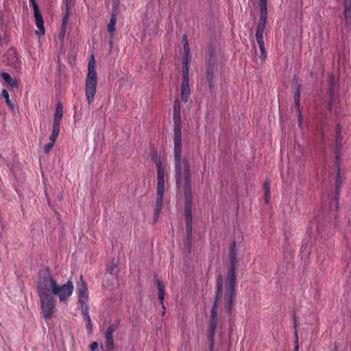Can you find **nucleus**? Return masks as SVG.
Returning <instances> with one entry per match:
<instances>
[{
    "label": "nucleus",
    "instance_id": "28",
    "mask_svg": "<svg viewBox=\"0 0 351 351\" xmlns=\"http://www.w3.org/2000/svg\"><path fill=\"white\" fill-rule=\"evenodd\" d=\"M300 88H298L296 91L294 93L293 99H294V103L295 108H297L298 110L300 108Z\"/></svg>",
    "mask_w": 351,
    "mask_h": 351
},
{
    "label": "nucleus",
    "instance_id": "5",
    "mask_svg": "<svg viewBox=\"0 0 351 351\" xmlns=\"http://www.w3.org/2000/svg\"><path fill=\"white\" fill-rule=\"evenodd\" d=\"M217 291L216 293L215 302L213 306L211 309V315H210V322L208 326V339L210 341V351L213 350L214 348V337L215 333V330L218 322V317H217V308L219 305L223 304L225 305V293L223 291V285L222 283V277L219 276L217 278ZM225 309L226 306H224ZM228 313V311H226Z\"/></svg>",
    "mask_w": 351,
    "mask_h": 351
},
{
    "label": "nucleus",
    "instance_id": "3",
    "mask_svg": "<svg viewBox=\"0 0 351 351\" xmlns=\"http://www.w3.org/2000/svg\"><path fill=\"white\" fill-rule=\"evenodd\" d=\"M173 123L174 169L190 168L189 160L182 157L180 102L178 99L173 104Z\"/></svg>",
    "mask_w": 351,
    "mask_h": 351
},
{
    "label": "nucleus",
    "instance_id": "4",
    "mask_svg": "<svg viewBox=\"0 0 351 351\" xmlns=\"http://www.w3.org/2000/svg\"><path fill=\"white\" fill-rule=\"evenodd\" d=\"M230 258V267L228 269L225 280H222L223 291L225 293V306L228 312L232 310V304L234 295V288L236 284V268L237 264V247L235 241H232L230 245L228 253Z\"/></svg>",
    "mask_w": 351,
    "mask_h": 351
},
{
    "label": "nucleus",
    "instance_id": "17",
    "mask_svg": "<svg viewBox=\"0 0 351 351\" xmlns=\"http://www.w3.org/2000/svg\"><path fill=\"white\" fill-rule=\"evenodd\" d=\"M82 308V314L84 317V320L86 322V326L89 332L93 330V326L91 323V319L88 313V306H84Z\"/></svg>",
    "mask_w": 351,
    "mask_h": 351
},
{
    "label": "nucleus",
    "instance_id": "14",
    "mask_svg": "<svg viewBox=\"0 0 351 351\" xmlns=\"http://www.w3.org/2000/svg\"><path fill=\"white\" fill-rule=\"evenodd\" d=\"M165 192H156V202L154 208V221H156L162 210L163 204V195Z\"/></svg>",
    "mask_w": 351,
    "mask_h": 351
},
{
    "label": "nucleus",
    "instance_id": "29",
    "mask_svg": "<svg viewBox=\"0 0 351 351\" xmlns=\"http://www.w3.org/2000/svg\"><path fill=\"white\" fill-rule=\"evenodd\" d=\"M60 122L61 121H53L52 130L51 132V134H54L58 136V134L60 133Z\"/></svg>",
    "mask_w": 351,
    "mask_h": 351
},
{
    "label": "nucleus",
    "instance_id": "39",
    "mask_svg": "<svg viewBox=\"0 0 351 351\" xmlns=\"http://www.w3.org/2000/svg\"><path fill=\"white\" fill-rule=\"evenodd\" d=\"M298 122L300 124H301V123H302V114H301L300 112H299V115H298Z\"/></svg>",
    "mask_w": 351,
    "mask_h": 351
},
{
    "label": "nucleus",
    "instance_id": "12",
    "mask_svg": "<svg viewBox=\"0 0 351 351\" xmlns=\"http://www.w3.org/2000/svg\"><path fill=\"white\" fill-rule=\"evenodd\" d=\"M267 18V11H260V19L257 25L256 36H263Z\"/></svg>",
    "mask_w": 351,
    "mask_h": 351
},
{
    "label": "nucleus",
    "instance_id": "8",
    "mask_svg": "<svg viewBox=\"0 0 351 351\" xmlns=\"http://www.w3.org/2000/svg\"><path fill=\"white\" fill-rule=\"evenodd\" d=\"M156 163L157 166L158 179L156 192H165V170L160 160Z\"/></svg>",
    "mask_w": 351,
    "mask_h": 351
},
{
    "label": "nucleus",
    "instance_id": "36",
    "mask_svg": "<svg viewBox=\"0 0 351 351\" xmlns=\"http://www.w3.org/2000/svg\"><path fill=\"white\" fill-rule=\"evenodd\" d=\"M57 137H58V135H56L54 134H51H51L49 136V141H50V142L55 144L56 140Z\"/></svg>",
    "mask_w": 351,
    "mask_h": 351
},
{
    "label": "nucleus",
    "instance_id": "41",
    "mask_svg": "<svg viewBox=\"0 0 351 351\" xmlns=\"http://www.w3.org/2000/svg\"><path fill=\"white\" fill-rule=\"evenodd\" d=\"M328 106H329V108H330L332 107V103H331V101L329 103Z\"/></svg>",
    "mask_w": 351,
    "mask_h": 351
},
{
    "label": "nucleus",
    "instance_id": "18",
    "mask_svg": "<svg viewBox=\"0 0 351 351\" xmlns=\"http://www.w3.org/2000/svg\"><path fill=\"white\" fill-rule=\"evenodd\" d=\"M156 284H157V287H158V299L160 302V304H162V308L165 310V306H164V299H165V285L164 283L158 280V279H156ZM165 313V311H163V314Z\"/></svg>",
    "mask_w": 351,
    "mask_h": 351
},
{
    "label": "nucleus",
    "instance_id": "11",
    "mask_svg": "<svg viewBox=\"0 0 351 351\" xmlns=\"http://www.w3.org/2000/svg\"><path fill=\"white\" fill-rule=\"evenodd\" d=\"M190 89L189 86V75H187V71L186 69H185L184 75H183L181 89V98L184 102L187 101Z\"/></svg>",
    "mask_w": 351,
    "mask_h": 351
},
{
    "label": "nucleus",
    "instance_id": "9",
    "mask_svg": "<svg viewBox=\"0 0 351 351\" xmlns=\"http://www.w3.org/2000/svg\"><path fill=\"white\" fill-rule=\"evenodd\" d=\"M36 25L38 28L37 30L35 31V34L36 35H44L45 33V29L44 27V21L43 19V16L39 11V8H37L35 6V12H34Z\"/></svg>",
    "mask_w": 351,
    "mask_h": 351
},
{
    "label": "nucleus",
    "instance_id": "31",
    "mask_svg": "<svg viewBox=\"0 0 351 351\" xmlns=\"http://www.w3.org/2000/svg\"><path fill=\"white\" fill-rule=\"evenodd\" d=\"M264 191H265V201L267 202L269 201L270 197V184L269 182L265 181L264 183Z\"/></svg>",
    "mask_w": 351,
    "mask_h": 351
},
{
    "label": "nucleus",
    "instance_id": "26",
    "mask_svg": "<svg viewBox=\"0 0 351 351\" xmlns=\"http://www.w3.org/2000/svg\"><path fill=\"white\" fill-rule=\"evenodd\" d=\"M298 322L296 320V318L294 317V328H295V331H294V336H295V351H299V347H298Z\"/></svg>",
    "mask_w": 351,
    "mask_h": 351
},
{
    "label": "nucleus",
    "instance_id": "19",
    "mask_svg": "<svg viewBox=\"0 0 351 351\" xmlns=\"http://www.w3.org/2000/svg\"><path fill=\"white\" fill-rule=\"evenodd\" d=\"M344 5L343 16L347 24L350 23L351 19V1L348 3L343 1Z\"/></svg>",
    "mask_w": 351,
    "mask_h": 351
},
{
    "label": "nucleus",
    "instance_id": "24",
    "mask_svg": "<svg viewBox=\"0 0 351 351\" xmlns=\"http://www.w3.org/2000/svg\"><path fill=\"white\" fill-rule=\"evenodd\" d=\"M1 95L5 99V102H6L7 105L12 110H13L14 106L13 104L12 103V101H11V100L10 99L9 93H8V90L6 89H3L1 90Z\"/></svg>",
    "mask_w": 351,
    "mask_h": 351
},
{
    "label": "nucleus",
    "instance_id": "22",
    "mask_svg": "<svg viewBox=\"0 0 351 351\" xmlns=\"http://www.w3.org/2000/svg\"><path fill=\"white\" fill-rule=\"evenodd\" d=\"M256 38L260 48L261 58L265 59L267 57V53L265 49L263 36H256Z\"/></svg>",
    "mask_w": 351,
    "mask_h": 351
},
{
    "label": "nucleus",
    "instance_id": "10",
    "mask_svg": "<svg viewBox=\"0 0 351 351\" xmlns=\"http://www.w3.org/2000/svg\"><path fill=\"white\" fill-rule=\"evenodd\" d=\"M1 77L10 89L17 90L19 88V82L16 77H12L6 72H2Z\"/></svg>",
    "mask_w": 351,
    "mask_h": 351
},
{
    "label": "nucleus",
    "instance_id": "27",
    "mask_svg": "<svg viewBox=\"0 0 351 351\" xmlns=\"http://www.w3.org/2000/svg\"><path fill=\"white\" fill-rule=\"evenodd\" d=\"M189 54L184 53V56L182 59V74L184 75L185 69L187 71V75H189V68L188 66Z\"/></svg>",
    "mask_w": 351,
    "mask_h": 351
},
{
    "label": "nucleus",
    "instance_id": "7",
    "mask_svg": "<svg viewBox=\"0 0 351 351\" xmlns=\"http://www.w3.org/2000/svg\"><path fill=\"white\" fill-rule=\"evenodd\" d=\"M77 293L79 298V302L81 304V308L84 306H88L87 304L88 298V288L85 282L83 280L82 276H80V280L77 288Z\"/></svg>",
    "mask_w": 351,
    "mask_h": 351
},
{
    "label": "nucleus",
    "instance_id": "16",
    "mask_svg": "<svg viewBox=\"0 0 351 351\" xmlns=\"http://www.w3.org/2000/svg\"><path fill=\"white\" fill-rule=\"evenodd\" d=\"M66 4V10L64 15L62 19V30L60 34L62 35V36H64L65 33V28H66V24L69 19V16L70 14V6L71 3H73V0H71V1H67V0H64Z\"/></svg>",
    "mask_w": 351,
    "mask_h": 351
},
{
    "label": "nucleus",
    "instance_id": "34",
    "mask_svg": "<svg viewBox=\"0 0 351 351\" xmlns=\"http://www.w3.org/2000/svg\"><path fill=\"white\" fill-rule=\"evenodd\" d=\"M54 143L49 142V143L46 144L44 147V151L46 154H48L51 148L53 147Z\"/></svg>",
    "mask_w": 351,
    "mask_h": 351
},
{
    "label": "nucleus",
    "instance_id": "40",
    "mask_svg": "<svg viewBox=\"0 0 351 351\" xmlns=\"http://www.w3.org/2000/svg\"><path fill=\"white\" fill-rule=\"evenodd\" d=\"M113 269H114V267H112V268H110H110H108V271L110 272V274H112V271H113Z\"/></svg>",
    "mask_w": 351,
    "mask_h": 351
},
{
    "label": "nucleus",
    "instance_id": "42",
    "mask_svg": "<svg viewBox=\"0 0 351 351\" xmlns=\"http://www.w3.org/2000/svg\"><path fill=\"white\" fill-rule=\"evenodd\" d=\"M67 1H69H69H71V0H67Z\"/></svg>",
    "mask_w": 351,
    "mask_h": 351
},
{
    "label": "nucleus",
    "instance_id": "30",
    "mask_svg": "<svg viewBox=\"0 0 351 351\" xmlns=\"http://www.w3.org/2000/svg\"><path fill=\"white\" fill-rule=\"evenodd\" d=\"M60 122L61 121H53L52 130L51 132V134H54L58 136V134L60 133Z\"/></svg>",
    "mask_w": 351,
    "mask_h": 351
},
{
    "label": "nucleus",
    "instance_id": "2",
    "mask_svg": "<svg viewBox=\"0 0 351 351\" xmlns=\"http://www.w3.org/2000/svg\"><path fill=\"white\" fill-rule=\"evenodd\" d=\"M176 187L179 192L184 193L185 199L184 213L186 216V247L191 252L192 247V193L191 168L174 169Z\"/></svg>",
    "mask_w": 351,
    "mask_h": 351
},
{
    "label": "nucleus",
    "instance_id": "25",
    "mask_svg": "<svg viewBox=\"0 0 351 351\" xmlns=\"http://www.w3.org/2000/svg\"><path fill=\"white\" fill-rule=\"evenodd\" d=\"M339 167L338 166V173L336 176V189H335V198L337 200L338 199V196H339V189H340V186L341 185V177H340V175H339Z\"/></svg>",
    "mask_w": 351,
    "mask_h": 351
},
{
    "label": "nucleus",
    "instance_id": "13",
    "mask_svg": "<svg viewBox=\"0 0 351 351\" xmlns=\"http://www.w3.org/2000/svg\"><path fill=\"white\" fill-rule=\"evenodd\" d=\"M117 329L116 325H110L108 327L106 332V346L108 349H112L114 348V340L112 335Z\"/></svg>",
    "mask_w": 351,
    "mask_h": 351
},
{
    "label": "nucleus",
    "instance_id": "23",
    "mask_svg": "<svg viewBox=\"0 0 351 351\" xmlns=\"http://www.w3.org/2000/svg\"><path fill=\"white\" fill-rule=\"evenodd\" d=\"M116 16L113 14L111 16L110 22L108 25V31L112 35L115 31V25H116Z\"/></svg>",
    "mask_w": 351,
    "mask_h": 351
},
{
    "label": "nucleus",
    "instance_id": "37",
    "mask_svg": "<svg viewBox=\"0 0 351 351\" xmlns=\"http://www.w3.org/2000/svg\"><path fill=\"white\" fill-rule=\"evenodd\" d=\"M98 343L97 342H93L90 346V348L92 351H94L95 350H97L98 348Z\"/></svg>",
    "mask_w": 351,
    "mask_h": 351
},
{
    "label": "nucleus",
    "instance_id": "38",
    "mask_svg": "<svg viewBox=\"0 0 351 351\" xmlns=\"http://www.w3.org/2000/svg\"><path fill=\"white\" fill-rule=\"evenodd\" d=\"M29 2L32 3V7H33V10H34V12H35V6L37 8H38V5L37 4V3L36 2V0H29Z\"/></svg>",
    "mask_w": 351,
    "mask_h": 351
},
{
    "label": "nucleus",
    "instance_id": "15",
    "mask_svg": "<svg viewBox=\"0 0 351 351\" xmlns=\"http://www.w3.org/2000/svg\"><path fill=\"white\" fill-rule=\"evenodd\" d=\"M342 141V137L341 135V130L338 126V128L336 131V138H335V156H336V162H337L340 158V152H341V144Z\"/></svg>",
    "mask_w": 351,
    "mask_h": 351
},
{
    "label": "nucleus",
    "instance_id": "35",
    "mask_svg": "<svg viewBox=\"0 0 351 351\" xmlns=\"http://www.w3.org/2000/svg\"><path fill=\"white\" fill-rule=\"evenodd\" d=\"M335 77L334 76H330V78H329V86H330V93H331L332 90V86L333 85L335 84Z\"/></svg>",
    "mask_w": 351,
    "mask_h": 351
},
{
    "label": "nucleus",
    "instance_id": "1",
    "mask_svg": "<svg viewBox=\"0 0 351 351\" xmlns=\"http://www.w3.org/2000/svg\"><path fill=\"white\" fill-rule=\"evenodd\" d=\"M37 291L40 300L41 314L45 319H49L54 313L56 297L61 302H66L73 293V285L71 280L59 285L51 273L46 270L39 274Z\"/></svg>",
    "mask_w": 351,
    "mask_h": 351
},
{
    "label": "nucleus",
    "instance_id": "20",
    "mask_svg": "<svg viewBox=\"0 0 351 351\" xmlns=\"http://www.w3.org/2000/svg\"><path fill=\"white\" fill-rule=\"evenodd\" d=\"M214 78L215 75L213 68L209 67L206 72V81L210 89L214 88Z\"/></svg>",
    "mask_w": 351,
    "mask_h": 351
},
{
    "label": "nucleus",
    "instance_id": "21",
    "mask_svg": "<svg viewBox=\"0 0 351 351\" xmlns=\"http://www.w3.org/2000/svg\"><path fill=\"white\" fill-rule=\"evenodd\" d=\"M63 116V106L60 102H58L56 107V112L53 116V121H61Z\"/></svg>",
    "mask_w": 351,
    "mask_h": 351
},
{
    "label": "nucleus",
    "instance_id": "32",
    "mask_svg": "<svg viewBox=\"0 0 351 351\" xmlns=\"http://www.w3.org/2000/svg\"><path fill=\"white\" fill-rule=\"evenodd\" d=\"M183 40L184 41V53H186V55L189 54V52H190L189 46V44L187 43L186 35L183 36Z\"/></svg>",
    "mask_w": 351,
    "mask_h": 351
},
{
    "label": "nucleus",
    "instance_id": "33",
    "mask_svg": "<svg viewBox=\"0 0 351 351\" xmlns=\"http://www.w3.org/2000/svg\"><path fill=\"white\" fill-rule=\"evenodd\" d=\"M260 11H267V0H260Z\"/></svg>",
    "mask_w": 351,
    "mask_h": 351
},
{
    "label": "nucleus",
    "instance_id": "6",
    "mask_svg": "<svg viewBox=\"0 0 351 351\" xmlns=\"http://www.w3.org/2000/svg\"><path fill=\"white\" fill-rule=\"evenodd\" d=\"M97 85V75L95 71V59L93 56L88 61V74L85 82V93L88 104H90L95 98Z\"/></svg>",
    "mask_w": 351,
    "mask_h": 351
}]
</instances>
